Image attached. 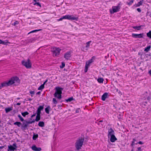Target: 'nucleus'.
I'll list each match as a JSON object with an SVG mask.
<instances>
[{
	"label": "nucleus",
	"mask_w": 151,
	"mask_h": 151,
	"mask_svg": "<svg viewBox=\"0 0 151 151\" xmlns=\"http://www.w3.org/2000/svg\"><path fill=\"white\" fill-rule=\"evenodd\" d=\"M20 81V80L18 77L17 76L13 77L8 81H4L1 83L0 84V90L4 87L9 86L16 83H19Z\"/></svg>",
	"instance_id": "nucleus-1"
},
{
	"label": "nucleus",
	"mask_w": 151,
	"mask_h": 151,
	"mask_svg": "<svg viewBox=\"0 0 151 151\" xmlns=\"http://www.w3.org/2000/svg\"><path fill=\"white\" fill-rule=\"evenodd\" d=\"M84 141V138L82 137L80 138L77 140L75 143V146L77 150H78L81 149Z\"/></svg>",
	"instance_id": "nucleus-2"
},
{
	"label": "nucleus",
	"mask_w": 151,
	"mask_h": 151,
	"mask_svg": "<svg viewBox=\"0 0 151 151\" xmlns=\"http://www.w3.org/2000/svg\"><path fill=\"white\" fill-rule=\"evenodd\" d=\"M78 17H74L73 15H67L61 17L58 20V21H61L63 19H68L69 20H75L76 21H77L78 20Z\"/></svg>",
	"instance_id": "nucleus-3"
},
{
	"label": "nucleus",
	"mask_w": 151,
	"mask_h": 151,
	"mask_svg": "<svg viewBox=\"0 0 151 151\" xmlns=\"http://www.w3.org/2000/svg\"><path fill=\"white\" fill-rule=\"evenodd\" d=\"M56 91L54 94V96L55 97H57L58 99H61V94L63 88L59 87H57L56 88Z\"/></svg>",
	"instance_id": "nucleus-4"
},
{
	"label": "nucleus",
	"mask_w": 151,
	"mask_h": 151,
	"mask_svg": "<svg viewBox=\"0 0 151 151\" xmlns=\"http://www.w3.org/2000/svg\"><path fill=\"white\" fill-rule=\"evenodd\" d=\"M22 64L27 68H30L32 67V64L30 60L29 59L27 61L22 60Z\"/></svg>",
	"instance_id": "nucleus-5"
},
{
	"label": "nucleus",
	"mask_w": 151,
	"mask_h": 151,
	"mask_svg": "<svg viewBox=\"0 0 151 151\" xmlns=\"http://www.w3.org/2000/svg\"><path fill=\"white\" fill-rule=\"evenodd\" d=\"M51 50L53 56H57L60 54L61 49L59 48L53 47Z\"/></svg>",
	"instance_id": "nucleus-6"
},
{
	"label": "nucleus",
	"mask_w": 151,
	"mask_h": 151,
	"mask_svg": "<svg viewBox=\"0 0 151 151\" xmlns=\"http://www.w3.org/2000/svg\"><path fill=\"white\" fill-rule=\"evenodd\" d=\"M120 3H119L117 6H112V10H110V12L111 13L113 14L114 13L119 12L120 8Z\"/></svg>",
	"instance_id": "nucleus-7"
},
{
	"label": "nucleus",
	"mask_w": 151,
	"mask_h": 151,
	"mask_svg": "<svg viewBox=\"0 0 151 151\" xmlns=\"http://www.w3.org/2000/svg\"><path fill=\"white\" fill-rule=\"evenodd\" d=\"M17 147L16 146V143H14L13 145V146L11 145L8 146V151H14L16 149Z\"/></svg>",
	"instance_id": "nucleus-8"
},
{
	"label": "nucleus",
	"mask_w": 151,
	"mask_h": 151,
	"mask_svg": "<svg viewBox=\"0 0 151 151\" xmlns=\"http://www.w3.org/2000/svg\"><path fill=\"white\" fill-rule=\"evenodd\" d=\"M143 33H141L140 34H132V36L133 37L137 38H143Z\"/></svg>",
	"instance_id": "nucleus-9"
},
{
	"label": "nucleus",
	"mask_w": 151,
	"mask_h": 151,
	"mask_svg": "<svg viewBox=\"0 0 151 151\" xmlns=\"http://www.w3.org/2000/svg\"><path fill=\"white\" fill-rule=\"evenodd\" d=\"M114 135V132L112 128H110L108 131V137H109L111 136V135Z\"/></svg>",
	"instance_id": "nucleus-10"
},
{
	"label": "nucleus",
	"mask_w": 151,
	"mask_h": 151,
	"mask_svg": "<svg viewBox=\"0 0 151 151\" xmlns=\"http://www.w3.org/2000/svg\"><path fill=\"white\" fill-rule=\"evenodd\" d=\"M71 56V53L70 52H68L66 53L64 55V58L67 60L70 59Z\"/></svg>",
	"instance_id": "nucleus-11"
},
{
	"label": "nucleus",
	"mask_w": 151,
	"mask_h": 151,
	"mask_svg": "<svg viewBox=\"0 0 151 151\" xmlns=\"http://www.w3.org/2000/svg\"><path fill=\"white\" fill-rule=\"evenodd\" d=\"M32 149L34 151H41V148L40 147H37L35 145L32 146Z\"/></svg>",
	"instance_id": "nucleus-12"
},
{
	"label": "nucleus",
	"mask_w": 151,
	"mask_h": 151,
	"mask_svg": "<svg viewBox=\"0 0 151 151\" xmlns=\"http://www.w3.org/2000/svg\"><path fill=\"white\" fill-rule=\"evenodd\" d=\"M117 139V138H116L114 135H111V136L110 137V140L111 142H114Z\"/></svg>",
	"instance_id": "nucleus-13"
},
{
	"label": "nucleus",
	"mask_w": 151,
	"mask_h": 151,
	"mask_svg": "<svg viewBox=\"0 0 151 151\" xmlns=\"http://www.w3.org/2000/svg\"><path fill=\"white\" fill-rule=\"evenodd\" d=\"M43 106H40L39 107L37 110V113L40 114L41 111L43 109Z\"/></svg>",
	"instance_id": "nucleus-14"
},
{
	"label": "nucleus",
	"mask_w": 151,
	"mask_h": 151,
	"mask_svg": "<svg viewBox=\"0 0 151 151\" xmlns=\"http://www.w3.org/2000/svg\"><path fill=\"white\" fill-rule=\"evenodd\" d=\"M108 93H104L101 96V99L103 101H105L107 97Z\"/></svg>",
	"instance_id": "nucleus-15"
},
{
	"label": "nucleus",
	"mask_w": 151,
	"mask_h": 151,
	"mask_svg": "<svg viewBox=\"0 0 151 151\" xmlns=\"http://www.w3.org/2000/svg\"><path fill=\"white\" fill-rule=\"evenodd\" d=\"M28 126V124L26 123L25 121L23 123V125L21 127V128L23 130H24Z\"/></svg>",
	"instance_id": "nucleus-16"
},
{
	"label": "nucleus",
	"mask_w": 151,
	"mask_h": 151,
	"mask_svg": "<svg viewBox=\"0 0 151 151\" xmlns=\"http://www.w3.org/2000/svg\"><path fill=\"white\" fill-rule=\"evenodd\" d=\"M40 114L37 113V116L35 120V121L38 122L40 120Z\"/></svg>",
	"instance_id": "nucleus-17"
},
{
	"label": "nucleus",
	"mask_w": 151,
	"mask_h": 151,
	"mask_svg": "<svg viewBox=\"0 0 151 151\" xmlns=\"http://www.w3.org/2000/svg\"><path fill=\"white\" fill-rule=\"evenodd\" d=\"M1 44H2L4 45H6L7 43H10L7 41H4L1 40Z\"/></svg>",
	"instance_id": "nucleus-18"
},
{
	"label": "nucleus",
	"mask_w": 151,
	"mask_h": 151,
	"mask_svg": "<svg viewBox=\"0 0 151 151\" xmlns=\"http://www.w3.org/2000/svg\"><path fill=\"white\" fill-rule=\"evenodd\" d=\"M38 125L39 126L42 127H44L45 126V123L43 122H39Z\"/></svg>",
	"instance_id": "nucleus-19"
},
{
	"label": "nucleus",
	"mask_w": 151,
	"mask_h": 151,
	"mask_svg": "<svg viewBox=\"0 0 151 151\" xmlns=\"http://www.w3.org/2000/svg\"><path fill=\"white\" fill-rule=\"evenodd\" d=\"M50 108V106H48L45 109V111L48 114L49 113V111Z\"/></svg>",
	"instance_id": "nucleus-20"
},
{
	"label": "nucleus",
	"mask_w": 151,
	"mask_h": 151,
	"mask_svg": "<svg viewBox=\"0 0 151 151\" xmlns=\"http://www.w3.org/2000/svg\"><path fill=\"white\" fill-rule=\"evenodd\" d=\"M12 110V107H9L7 108H6L5 109V110L6 111V113H8L10 111Z\"/></svg>",
	"instance_id": "nucleus-21"
},
{
	"label": "nucleus",
	"mask_w": 151,
	"mask_h": 151,
	"mask_svg": "<svg viewBox=\"0 0 151 151\" xmlns=\"http://www.w3.org/2000/svg\"><path fill=\"white\" fill-rule=\"evenodd\" d=\"M93 62L92 59H91L90 60H89L88 61L86 62V64L87 65H88L89 66L90 64Z\"/></svg>",
	"instance_id": "nucleus-22"
},
{
	"label": "nucleus",
	"mask_w": 151,
	"mask_h": 151,
	"mask_svg": "<svg viewBox=\"0 0 151 151\" xmlns=\"http://www.w3.org/2000/svg\"><path fill=\"white\" fill-rule=\"evenodd\" d=\"M151 48L150 46H148L147 47H146L145 48L144 50V51L146 52H148L150 50Z\"/></svg>",
	"instance_id": "nucleus-23"
},
{
	"label": "nucleus",
	"mask_w": 151,
	"mask_h": 151,
	"mask_svg": "<svg viewBox=\"0 0 151 151\" xmlns=\"http://www.w3.org/2000/svg\"><path fill=\"white\" fill-rule=\"evenodd\" d=\"M35 38H32L28 40L27 43H32L33 41H35Z\"/></svg>",
	"instance_id": "nucleus-24"
},
{
	"label": "nucleus",
	"mask_w": 151,
	"mask_h": 151,
	"mask_svg": "<svg viewBox=\"0 0 151 151\" xmlns=\"http://www.w3.org/2000/svg\"><path fill=\"white\" fill-rule=\"evenodd\" d=\"M97 81L100 83H102L104 81V79L102 78H99L97 79Z\"/></svg>",
	"instance_id": "nucleus-25"
},
{
	"label": "nucleus",
	"mask_w": 151,
	"mask_h": 151,
	"mask_svg": "<svg viewBox=\"0 0 151 151\" xmlns=\"http://www.w3.org/2000/svg\"><path fill=\"white\" fill-rule=\"evenodd\" d=\"M141 27L142 26H138L133 27V28L135 29L140 30L141 28Z\"/></svg>",
	"instance_id": "nucleus-26"
},
{
	"label": "nucleus",
	"mask_w": 151,
	"mask_h": 151,
	"mask_svg": "<svg viewBox=\"0 0 151 151\" xmlns=\"http://www.w3.org/2000/svg\"><path fill=\"white\" fill-rule=\"evenodd\" d=\"M14 124L17 125L18 127H20L21 125V123L20 122H14Z\"/></svg>",
	"instance_id": "nucleus-27"
},
{
	"label": "nucleus",
	"mask_w": 151,
	"mask_h": 151,
	"mask_svg": "<svg viewBox=\"0 0 151 151\" xmlns=\"http://www.w3.org/2000/svg\"><path fill=\"white\" fill-rule=\"evenodd\" d=\"M29 114V113L27 111H25L24 112L22 113V114L24 117H25L26 115H27Z\"/></svg>",
	"instance_id": "nucleus-28"
},
{
	"label": "nucleus",
	"mask_w": 151,
	"mask_h": 151,
	"mask_svg": "<svg viewBox=\"0 0 151 151\" xmlns=\"http://www.w3.org/2000/svg\"><path fill=\"white\" fill-rule=\"evenodd\" d=\"M73 100V97H70V98H69L68 99H66V101L67 102H69Z\"/></svg>",
	"instance_id": "nucleus-29"
},
{
	"label": "nucleus",
	"mask_w": 151,
	"mask_h": 151,
	"mask_svg": "<svg viewBox=\"0 0 151 151\" xmlns=\"http://www.w3.org/2000/svg\"><path fill=\"white\" fill-rule=\"evenodd\" d=\"M38 135L37 134H34L33 135L32 138L34 140H36V139L38 138Z\"/></svg>",
	"instance_id": "nucleus-30"
},
{
	"label": "nucleus",
	"mask_w": 151,
	"mask_h": 151,
	"mask_svg": "<svg viewBox=\"0 0 151 151\" xmlns=\"http://www.w3.org/2000/svg\"><path fill=\"white\" fill-rule=\"evenodd\" d=\"M44 86H45L44 85L42 84L39 86V87L38 88V89L39 90H42L44 88Z\"/></svg>",
	"instance_id": "nucleus-31"
},
{
	"label": "nucleus",
	"mask_w": 151,
	"mask_h": 151,
	"mask_svg": "<svg viewBox=\"0 0 151 151\" xmlns=\"http://www.w3.org/2000/svg\"><path fill=\"white\" fill-rule=\"evenodd\" d=\"M91 41H90L86 43V48H88L90 46V44L91 43Z\"/></svg>",
	"instance_id": "nucleus-32"
},
{
	"label": "nucleus",
	"mask_w": 151,
	"mask_h": 151,
	"mask_svg": "<svg viewBox=\"0 0 151 151\" xmlns=\"http://www.w3.org/2000/svg\"><path fill=\"white\" fill-rule=\"evenodd\" d=\"M35 122V120H33L32 121H25V122L27 123L28 124H32L33 123Z\"/></svg>",
	"instance_id": "nucleus-33"
},
{
	"label": "nucleus",
	"mask_w": 151,
	"mask_h": 151,
	"mask_svg": "<svg viewBox=\"0 0 151 151\" xmlns=\"http://www.w3.org/2000/svg\"><path fill=\"white\" fill-rule=\"evenodd\" d=\"M133 2L134 0H131V1L129 2H127L126 3L127 5H129V6H130L133 3Z\"/></svg>",
	"instance_id": "nucleus-34"
},
{
	"label": "nucleus",
	"mask_w": 151,
	"mask_h": 151,
	"mask_svg": "<svg viewBox=\"0 0 151 151\" xmlns=\"http://www.w3.org/2000/svg\"><path fill=\"white\" fill-rule=\"evenodd\" d=\"M147 36L150 38L151 39V31H150L149 32L147 33Z\"/></svg>",
	"instance_id": "nucleus-35"
},
{
	"label": "nucleus",
	"mask_w": 151,
	"mask_h": 151,
	"mask_svg": "<svg viewBox=\"0 0 151 151\" xmlns=\"http://www.w3.org/2000/svg\"><path fill=\"white\" fill-rule=\"evenodd\" d=\"M89 66L88 65H87L86 64L85 68V72H86L88 70V68Z\"/></svg>",
	"instance_id": "nucleus-36"
},
{
	"label": "nucleus",
	"mask_w": 151,
	"mask_h": 151,
	"mask_svg": "<svg viewBox=\"0 0 151 151\" xmlns=\"http://www.w3.org/2000/svg\"><path fill=\"white\" fill-rule=\"evenodd\" d=\"M144 1V0H142L140 1H139L137 4H139L138 5V6H140L141 5H142V3H143Z\"/></svg>",
	"instance_id": "nucleus-37"
},
{
	"label": "nucleus",
	"mask_w": 151,
	"mask_h": 151,
	"mask_svg": "<svg viewBox=\"0 0 151 151\" xmlns=\"http://www.w3.org/2000/svg\"><path fill=\"white\" fill-rule=\"evenodd\" d=\"M18 117L19 118L20 120L22 121L23 122L24 121V119L22 117V116L20 115H18Z\"/></svg>",
	"instance_id": "nucleus-38"
},
{
	"label": "nucleus",
	"mask_w": 151,
	"mask_h": 151,
	"mask_svg": "<svg viewBox=\"0 0 151 151\" xmlns=\"http://www.w3.org/2000/svg\"><path fill=\"white\" fill-rule=\"evenodd\" d=\"M41 30V29H37V30H33V31L30 32H29L28 33V34H29L31 33H33V32H37L38 31H40Z\"/></svg>",
	"instance_id": "nucleus-39"
},
{
	"label": "nucleus",
	"mask_w": 151,
	"mask_h": 151,
	"mask_svg": "<svg viewBox=\"0 0 151 151\" xmlns=\"http://www.w3.org/2000/svg\"><path fill=\"white\" fill-rule=\"evenodd\" d=\"M33 4L34 5H37L40 7L41 6V5L40 3L39 2H35V3H34Z\"/></svg>",
	"instance_id": "nucleus-40"
},
{
	"label": "nucleus",
	"mask_w": 151,
	"mask_h": 151,
	"mask_svg": "<svg viewBox=\"0 0 151 151\" xmlns=\"http://www.w3.org/2000/svg\"><path fill=\"white\" fill-rule=\"evenodd\" d=\"M65 65V63L64 62H62V65L60 66V68H63Z\"/></svg>",
	"instance_id": "nucleus-41"
},
{
	"label": "nucleus",
	"mask_w": 151,
	"mask_h": 151,
	"mask_svg": "<svg viewBox=\"0 0 151 151\" xmlns=\"http://www.w3.org/2000/svg\"><path fill=\"white\" fill-rule=\"evenodd\" d=\"M53 102L54 104H56L57 103V101L55 98L53 99Z\"/></svg>",
	"instance_id": "nucleus-42"
},
{
	"label": "nucleus",
	"mask_w": 151,
	"mask_h": 151,
	"mask_svg": "<svg viewBox=\"0 0 151 151\" xmlns=\"http://www.w3.org/2000/svg\"><path fill=\"white\" fill-rule=\"evenodd\" d=\"M19 23L18 21H16L13 23V24H12V25L14 26H15L16 24H18Z\"/></svg>",
	"instance_id": "nucleus-43"
},
{
	"label": "nucleus",
	"mask_w": 151,
	"mask_h": 151,
	"mask_svg": "<svg viewBox=\"0 0 151 151\" xmlns=\"http://www.w3.org/2000/svg\"><path fill=\"white\" fill-rule=\"evenodd\" d=\"M80 109L79 108H78L76 110V113H78L80 111Z\"/></svg>",
	"instance_id": "nucleus-44"
},
{
	"label": "nucleus",
	"mask_w": 151,
	"mask_h": 151,
	"mask_svg": "<svg viewBox=\"0 0 151 151\" xmlns=\"http://www.w3.org/2000/svg\"><path fill=\"white\" fill-rule=\"evenodd\" d=\"M30 93L31 94H34L35 93V91H30Z\"/></svg>",
	"instance_id": "nucleus-45"
},
{
	"label": "nucleus",
	"mask_w": 151,
	"mask_h": 151,
	"mask_svg": "<svg viewBox=\"0 0 151 151\" xmlns=\"http://www.w3.org/2000/svg\"><path fill=\"white\" fill-rule=\"evenodd\" d=\"M148 14L151 17V12H148L147 13V14Z\"/></svg>",
	"instance_id": "nucleus-46"
},
{
	"label": "nucleus",
	"mask_w": 151,
	"mask_h": 151,
	"mask_svg": "<svg viewBox=\"0 0 151 151\" xmlns=\"http://www.w3.org/2000/svg\"><path fill=\"white\" fill-rule=\"evenodd\" d=\"M21 104V103H18L16 104H14V106H15L16 105H19Z\"/></svg>",
	"instance_id": "nucleus-47"
},
{
	"label": "nucleus",
	"mask_w": 151,
	"mask_h": 151,
	"mask_svg": "<svg viewBox=\"0 0 151 151\" xmlns=\"http://www.w3.org/2000/svg\"><path fill=\"white\" fill-rule=\"evenodd\" d=\"M137 151H142L141 148L140 147H139L137 148Z\"/></svg>",
	"instance_id": "nucleus-48"
},
{
	"label": "nucleus",
	"mask_w": 151,
	"mask_h": 151,
	"mask_svg": "<svg viewBox=\"0 0 151 151\" xmlns=\"http://www.w3.org/2000/svg\"><path fill=\"white\" fill-rule=\"evenodd\" d=\"M137 10L139 12H141V10L139 8H137Z\"/></svg>",
	"instance_id": "nucleus-49"
},
{
	"label": "nucleus",
	"mask_w": 151,
	"mask_h": 151,
	"mask_svg": "<svg viewBox=\"0 0 151 151\" xmlns=\"http://www.w3.org/2000/svg\"><path fill=\"white\" fill-rule=\"evenodd\" d=\"M32 100V99L31 98H29L28 99H25V100L27 101H31Z\"/></svg>",
	"instance_id": "nucleus-50"
},
{
	"label": "nucleus",
	"mask_w": 151,
	"mask_h": 151,
	"mask_svg": "<svg viewBox=\"0 0 151 151\" xmlns=\"http://www.w3.org/2000/svg\"><path fill=\"white\" fill-rule=\"evenodd\" d=\"M134 142H133V141H132V144H131V145L132 146H133L134 145Z\"/></svg>",
	"instance_id": "nucleus-51"
},
{
	"label": "nucleus",
	"mask_w": 151,
	"mask_h": 151,
	"mask_svg": "<svg viewBox=\"0 0 151 151\" xmlns=\"http://www.w3.org/2000/svg\"><path fill=\"white\" fill-rule=\"evenodd\" d=\"M137 143H138L139 144L142 145L143 143L142 141H139Z\"/></svg>",
	"instance_id": "nucleus-52"
},
{
	"label": "nucleus",
	"mask_w": 151,
	"mask_h": 151,
	"mask_svg": "<svg viewBox=\"0 0 151 151\" xmlns=\"http://www.w3.org/2000/svg\"><path fill=\"white\" fill-rule=\"evenodd\" d=\"M47 80L46 81H45L42 84L43 85H44V86H45V83L47 82Z\"/></svg>",
	"instance_id": "nucleus-53"
},
{
	"label": "nucleus",
	"mask_w": 151,
	"mask_h": 151,
	"mask_svg": "<svg viewBox=\"0 0 151 151\" xmlns=\"http://www.w3.org/2000/svg\"><path fill=\"white\" fill-rule=\"evenodd\" d=\"M35 115H36V114H33L31 116V117L32 118V117H34L35 116Z\"/></svg>",
	"instance_id": "nucleus-54"
},
{
	"label": "nucleus",
	"mask_w": 151,
	"mask_h": 151,
	"mask_svg": "<svg viewBox=\"0 0 151 151\" xmlns=\"http://www.w3.org/2000/svg\"><path fill=\"white\" fill-rule=\"evenodd\" d=\"M40 91H39V92H37L36 93V94H37V95H40Z\"/></svg>",
	"instance_id": "nucleus-55"
},
{
	"label": "nucleus",
	"mask_w": 151,
	"mask_h": 151,
	"mask_svg": "<svg viewBox=\"0 0 151 151\" xmlns=\"http://www.w3.org/2000/svg\"><path fill=\"white\" fill-rule=\"evenodd\" d=\"M148 73L151 76V70H150L149 71Z\"/></svg>",
	"instance_id": "nucleus-56"
},
{
	"label": "nucleus",
	"mask_w": 151,
	"mask_h": 151,
	"mask_svg": "<svg viewBox=\"0 0 151 151\" xmlns=\"http://www.w3.org/2000/svg\"><path fill=\"white\" fill-rule=\"evenodd\" d=\"M4 146H1L0 147V149H2V148H4Z\"/></svg>",
	"instance_id": "nucleus-57"
},
{
	"label": "nucleus",
	"mask_w": 151,
	"mask_h": 151,
	"mask_svg": "<svg viewBox=\"0 0 151 151\" xmlns=\"http://www.w3.org/2000/svg\"><path fill=\"white\" fill-rule=\"evenodd\" d=\"M136 141V140L135 139H133V141H132L135 142Z\"/></svg>",
	"instance_id": "nucleus-58"
},
{
	"label": "nucleus",
	"mask_w": 151,
	"mask_h": 151,
	"mask_svg": "<svg viewBox=\"0 0 151 151\" xmlns=\"http://www.w3.org/2000/svg\"><path fill=\"white\" fill-rule=\"evenodd\" d=\"M138 5H139V4H137L136 5H135V6L136 7H138V6H138Z\"/></svg>",
	"instance_id": "nucleus-59"
},
{
	"label": "nucleus",
	"mask_w": 151,
	"mask_h": 151,
	"mask_svg": "<svg viewBox=\"0 0 151 151\" xmlns=\"http://www.w3.org/2000/svg\"><path fill=\"white\" fill-rule=\"evenodd\" d=\"M38 1V0H34V1L35 2H36L37 1Z\"/></svg>",
	"instance_id": "nucleus-60"
},
{
	"label": "nucleus",
	"mask_w": 151,
	"mask_h": 151,
	"mask_svg": "<svg viewBox=\"0 0 151 151\" xmlns=\"http://www.w3.org/2000/svg\"><path fill=\"white\" fill-rule=\"evenodd\" d=\"M20 99V98H19V97L17 98V99Z\"/></svg>",
	"instance_id": "nucleus-61"
},
{
	"label": "nucleus",
	"mask_w": 151,
	"mask_h": 151,
	"mask_svg": "<svg viewBox=\"0 0 151 151\" xmlns=\"http://www.w3.org/2000/svg\"><path fill=\"white\" fill-rule=\"evenodd\" d=\"M103 122V121L102 120H101V121H99V122Z\"/></svg>",
	"instance_id": "nucleus-62"
},
{
	"label": "nucleus",
	"mask_w": 151,
	"mask_h": 151,
	"mask_svg": "<svg viewBox=\"0 0 151 151\" xmlns=\"http://www.w3.org/2000/svg\"><path fill=\"white\" fill-rule=\"evenodd\" d=\"M133 151V149H132L131 150V151Z\"/></svg>",
	"instance_id": "nucleus-63"
},
{
	"label": "nucleus",
	"mask_w": 151,
	"mask_h": 151,
	"mask_svg": "<svg viewBox=\"0 0 151 151\" xmlns=\"http://www.w3.org/2000/svg\"><path fill=\"white\" fill-rule=\"evenodd\" d=\"M138 54H139V55H140V54L139 53H138Z\"/></svg>",
	"instance_id": "nucleus-64"
}]
</instances>
